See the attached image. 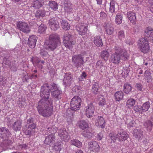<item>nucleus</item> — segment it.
I'll return each mask as SVG.
<instances>
[{"label": "nucleus", "instance_id": "nucleus-46", "mask_svg": "<svg viewBox=\"0 0 153 153\" xmlns=\"http://www.w3.org/2000/svg\"><path fill=\"white\" fill-rule=\"evenodd\" d=\"M87 75L85 72L83 71L81 75L79 77V81L84 80L86 78Z\"/></svg>", "mask_w": 153, "mask_h": 153}, {"label": "nucleus", "instance_id": "nucleus-14", "mask_svg": "<svg viewBox=\"0 0 153 153\" xmlns=\"http://www.w3.org/2000/svg\"><path fill=\"white\" fill-rule=\"evenodd\" d=\"M10 134L9 130L6 128L2 127L0 128V137L1 138H8Z\"/></svg>", "mask_w": 153, "mask_h": 153}, {"label": "nucleus", "instance_id": "nucleus-55", "mask_svg": "<svg viewBox=\"0 0 153 153\" xmlns=\"http://www.w3.org/2000/svg\"><path fill=\"white\" fill-rule=\"evenodd\" d=\"M80 87L78 86L75 87L73 89V91H75L77 93H79L80 92Z\"/></svg>", "mask_w": 153, "mask_h": 153}, {"label": "nucleus", "instance_id": "nucleus-42", "mask_svg": "<svg viewBox=\"0 0 153 153\" xmlns=\"http://www.w3.org/2000/svg\"><path fill=\"white\" fill-rule=\"evenodd\" d=\"M47 28L46 25L44 24H41L38 27V31L39 33H41L44 32Z\"/></svg>", "mask_w": 153, "mask_h": 153}, {"label": "nucleus", "instance_id": "nucleus-20", "mask_svg": "<svg viewBox=\"0 0 153 153\" xmlns=\"http://www.w3.org/2000/svg\"><path fill=\"white\" fill-rule=\"evenodd\" d=\"M132 133L134 137L138 139H141L143 136V132L140 129H135L133 130Z\"/></svg>", "mask_w": 153, "mask_h": 153}, {"label": "nucleus", "instance_id": "nucleus-5", "mask_svg": "<svg viewBox=\"0 0 153 153\" xmlns=\"http://www.w3.org/2000/svg\"><path fill=\"white\" fill-rule=\"evenodd\" d=\"M138 45L141 51L144 53L148 52L150 49L148 41L145 38H142L139 39Z\"/></svg>", "mask_w": 153, "mask_h": 153}, {"label": "nucleus", "instance_id": "nucleus-64", "mask_svg": "<svg viewBox=\"0 0 153 153\" xmlns=\"http://www.w3.org/2000/svg\"><path fill=\"white\" fill-rule=\"evenodd\" d=\"M150 11L153 13V4L150 5L149 7Z\"/></svg>", "mask_w": 153, "mask_h": 153}, {"label": "nucleus", "instance_id": "nucleus-27", "mask_svg": "<svg viewBox=\"0 0 153 153\" xmlns=\"http://www.w3.org/2000/svg\"><path fill=\"white\" fill-rule=\"evenodd\" d=\"M78 125L79 128L82 130H85L88 127V123L84 120L79 121L78 123Z\"/></svg>", "mask_w": 153, "mask_h": 153}, {"label": "nucleus", "instance_id": "nucleus-23", "mask_svg": "<svg viewBox=\"0 0 153 153\" xmlns=\"http://www.w3.org/2000/svg\"><path fill=\"white\" fill-rule=\"evenodd\" d=\"M104 27L107 34L111 35L113 33L114 31V29L112 25L106 24L105 25Z\"/></svg>", "mask_w": 153, "mask_h": 153}, {"label": "nucleus", "instance_id": "nucleus-45", "mask_svg": "<svg viewBox=\"0 0 153 153\" xmlns=\"http://www.w3.org/2000/svg\"><path fill=\"white\" fill-rule=\"evenodd\" d=\"M7 82V80L5 78L0 77V86H4Z\"/></svg>", "mask_w": 153, "mask_h": 153}, {"label": "nucleus", "instance_id": "nucleus-56", "mask_svg": "<svg viewBox=\"0 0 153 153\" xmlns=\"http://www.w3.org/2000/svg\"><path fill=\"white\" fill-rule=\"evenodd\" d=\"M105 99L104 98H102L101 100H100L99 104L100 106H103L105 105Z\"/></svg>", "mask_w": 153, "mask_h": 153}, {"label": "nucleus", "instance_id": "nucleus-31", "mask_svg": "<svg viewBox=\"0 0 153 153\" xmlns=\"http://www.w3.org/2000/svg\"><path fill=\"white\" fill-rule=\"evenodd\" d=\"M48 5L49 7L54 10H56L58 9L57 3L54 1H49L48 3Z\"/></svg>", "mask_w": 153, "mask_h": 153}, {"label": "nucleus", "instance_id": "nucleus-44", "mask_svg": "<svg viewBox=\"0 0 153 153\" xmlns=\"http://www.w3.org/2000/svg\"><path fill=\"white\" fill-rule=\"evenodd\" d=\"M5 138V139L3 141L2 143L1 144V146L3 147H6L8 146L11 145L12 143L11 141L8 140L7 138Z\"/></svg>", "mask_w": 153, "mask_h": 153}, {"label": "nucleus", "instance_id": "nucleus-37", "mask_svg": "<svg viewBox=\"0 0 153 153\" xmlns=\"http://www.w3.org/2000/svg\"><path fill=\"white\" fill-rule=\"evenodd\" d=\"M132 89V87L131 85L128 83H125L124 85V92L126 94H128L130 92Z\"/></svg>", "mask_w": 153, "mask_h": 153}, {"label": "nucleus", "instance_id": "nucleus-50", "mask_svg": "<svg viewBox=\"0 0 153 153\" xmlns=\"http://www.w3.org/2000/svg\"><path fill=\"white\" fill-rule=\"evenodd\" d=\"M135 87L137 90L142 91L143 88V85L141 84V83H137L135 85Z\"/></svg>", "mask_w": 153, "mask_h": 153}, {"label": "nucleus", "instance_id": "nucleus-6", "mask_svg": "<svg viewBox=\"0 0 153 153\" xmlns=\"http://www.w3.org/2000/svg\"><path fill=\"white\" fill-rule=\"evenodd\" d=\"M81 100L78 96H75L71 100V108L73 111H76L80 108Z\"/></svg>", "mask_w": 153, "mask_h": 153}, {"label": "nucleus", "instance_id": "nucleus-61", "mask_svg": "<svg viewBox=\"0 0 153 153\" xmlns=\"http://www.w3.org/2000/svg\"><path fill=\"white\" fill-rule=\"evenodd\" d=\"M33 119L32 117H30L27 120V124H30V123L31 124L33 123Z\"/></svg>", "mask_w": 153, "mask_h": 153}, {"label": "nucleus", "instance_id": "nucleus-24", "mask_svg": "<svg viewBox=\"0 0 153 153\" xmlns=\"http://www.w3.org/2000/svg\"><path fill=\"white\" fill-rule=\"evenodd\" d=\"M145 36L147 38L152 37L153 38V29L148 27L146 28L144 31Z\"/></svg>", "mask_w": 153, "mask_h": 153}, {"label": "nucleus", "instance_id": "nucleus-63", "mask_svg": "<svg viewBox=\"0 0 153 153\" xmlns=\"http://www.w3.org/2000/svg\"><path fill=\"white\" fill-rule=\"evenodd\" d=\"M136 73L137 74H143V71L141 68H139L137 70Z\"/></svg>", "mask_w": 153, "mask_h": 153}, {"label": "nucleus", "instance_id": "nucleus-22", "mask_svg": "<svg viewBox=\"0 0 153 153\" xmlns=\"http://www.w3.org/2000/svg\"><path fill=\"white\" fill-rule=\"evenodd\" d=\"M126 15L130 22L134 24H135L136 22V16L135 13L134 12H129L127 13Z\"/></svg>", "mask_w": 153, "mask_h": 153}, {"label": "nucleus", "instance_id": "nucleus-36", "mask_svg": "<svg viewBox=\"0 0 153 153\" xmlns=\"http://www.w3.org/2000/svg\"><path fill=\"white\" fill-rule=\"evenodd\" d=\"M71 143L72 145L78 147H80L82 145V143L77 139H74L72 140H71Z\"/></svg>", "mask_w": 153, "mask_h": 153}, {"label": "nucleus", "instance_id": "nucleus-35", "mask_svg": "<svg viewBox=\"0 0 153 153\" xmlns=\"http://www.w3.org/2000/svg\"><path fill=\"white\" fill-rule=\"evenodd\" d=\"M101 57L104 60H107L108 58L109 54L107 51L103 50L101 53Z\"/></svg>", "mask_w": 153, "mask_h": 153}, {"label": "nucleus", "instance_id": "nucleus-34", "mask_svg": "<svg viewBox=\"0 0 153 153\" xmlns=\"http://www.w3.org/2000/svg\"><path fill=\"white\" fill-rule=\"evenodd\" d=\"M151 74L152 73L149 70H146L144 73L145 78L148 82H150L151 81L152 78Z\"/></svg>", "mask_w": 153, "mask_h": 153}, {"label": "nucleus", "instance_id": "nucleus-54", "mask_svg": "<svg viewBox=\"0 0 153 153\" xmlns=\"http://www.w3.org/2000/svg\"><path fill=\"white\" fill-rule=\"evenodd\" d=\"M28 128H29L30 130H32L35 128L36 127V125L34 123H32L29 125L27 126Z\"/></svg>", "mask_w": 153, "mask_h": 153}, {"label": "nucleus", "instance_id": "nucleus-30", "mask_svg": "<svg viewBox=\"0 0 153 153\" xmlns=\"http://www.w3.org/2000/svg\"><path fill=\"white\" fill-rule=\"evenodd\" d=\"M45 15V11L44 10H37L35 13V16L37 18H39L40 17H43Z\"/></svg>", "mask_w": 153, "mask_h": 153}, {"label": "nucleus", "instance_id": "nucleus-3", "mask_svg": "<svg viewBox=\"0 0 153 153\" xmlns=\"http://www.w3.org/2000/svg\"><path fill=\"white\" fill-rule=\"evenodd\" d=\"M61 43L60 38L56 34H52L49 37V39L45 42L44 46L49 51H53Z\"/></svg>", "mask_w": 153, "mask_h": 153}, {"label": "nucleus", "instance_id": "nucleus-15", "mask_svg": "<svg viewBox=\"0 0 153 153\" xmlns=\"http://www.w3.org/2000/svg\"><path fill=\"white\" fill-rule=\"evenodd\" d=\"M48 24L49 27L53 30H56L59 27L58 22L53 19H50Z\"/></svg>", "mask_w": 153, "mask_h": 153}, {"label": "nucleus", "instance_id": "nucleus-47", "mask_svg": "<svg viewBox=\"0 0 153 153\" xmlns=\"http://www.w3.org/2000/svg\"><path fill=\"white\" fill-rule=\"evenodd\" d=\"M134 121L133 120H127L126 122V123L128 127H132L134 125Z\"/></svg>", "mask_w": 153, "mask_h": 153}, {"label": "nucleus", "instance_id": "nucleus-28", "mask_svg": "<svg viewBox=\"0 0 153 153\" xmlns=\"http://www.w3.org/2000/svg\"><path fill=\"white\" fill-rule=\"evenodd\" d=\"M150 106V104L149 102L147 101L144 102L140 108L141 113L142 114L148 111Z\"/></svg>", "mask_w": 153, "mask_h": 153}, {"label": "nucleus", "instance_id": "nucleus-59", "mask_svg": "<svg viewBox=\"0 0 153 153\" xmlns=\"http://www.w3.org/2000/svg\"><path fill=\"white\" fill-rule=\"evenodd\" d=\"M103 135L102 133L100 132L97 135V137L98 140H101L103 137Z\"/></svg>", "mask_w": 153, "mask_h": 153}, {"label": "nucleus", "instance_id": "nucleus-41", "mask_svg": "<svg viewBox=\"0 0 153 153\" xmlns=\"http://www.w3.org/2000/svg\"><path fill=\"white\" fill-rule=\"evenodd\" d=\"M99 86L97 83H95L92 86V91L94 94H97L98 93Z\"/></svg>", "mask_w": 153, "mask_h": 153}, {"label": "nucleus", "instance_id": "nucleus-10", "mask_svg": "<svg viewBox=\"0 0 153 153\" xmlns=\"http://www.w3.org/2000/svg\"><path fill=\"white\" fill-rule=\"evenodd\" d=\"M58 135L62 140L65 141L69 139L68 133L65 128H61L59 130Z\"/></svg>", "mask_w": 153, "mask_h": 153}, {"label": "nucleus", "instance_id": "nucleus-62", "mask_svg": "<svg viewBox=\"0 0 153 153\" xmlns=\"http://www.w3.org/2000/svg\"><path fill=\"white\" fill-rule=\"evenodd\" d=\"M102 61L101 60L99 61L97 63V64H96L97 65H98V66H99L100 65H101L100 68L101 69H102V67H103V68H105V67L103 66L102 65H101V64H102Z\"/></svg>", "mask_w": 153, "mask_h": 153}, {"label": "nucleus", "instance_id": "nucleus-40", "mask_svg": "<svg viewBox=\"0 0 153 153\" xmlns=\"http://www.w3.org/2000/svg\"><path fill=\"white\" fill-rule=\"evenodd\" d=\"M153 125L152 123L149 120H146L144 123V126L149 130H151Z\"/></svg>", "mask_w": 153, "mask_h": 153}, {"label": "nucleus", "instance_id": "nucleus-17", "mask_svg": "<svg viewBox=\"0 0 153 153\" xmlns=\"http://www.w3.org/2000/svg\"><path fill=\"white\" fill-rule=\"evenodd\" d=\"M37 38L35 36H30L28 40V45L29 47L31 48H34L36 46L37 41Z\"/></svg>", "mask_w": 153, "mask_h": 153}, {"label": "nucleus", "instance_id": "nucleus-7", "mask_svg": "<svg viewBox=\"0 0 153 153\" xmlns=\"http://www.w3.org/2000/svg\"><path fill=\"white\" fill-rule=\"evenodd\" d=\"M72 59L73 63L77 68L80 67L83 64V57L81 54L74 56H73Z\"/></svg>", "mask_w": 153, "mask_h": 153}, {"label": "nucleus", "instance_id": "nucleus-39", "mask_svg": "<svg viewBox=\"0 0 153 153\" xmlns=\"http://www.w3.org/2000/svg\"><path fill=\"white\" fill-rule=\"evenodd\" d=\"M64 9L65 11L67 13H70L73 10L72 5L70 4H65Z\"/></svg>", "mask_w": 153, "mask_h": 153}, {"label": "nucleus", "instance_id": "nucleus-53", "mask_svg": "<svg viewBox=\"0 0 153 153\" xmlns=\"http://www.w3.org/2000/svg\"><path fill=\"white\" fill-rule=\"evenodd\" d=\"M3 61L4 63L6 65L9 66L11 65L10 62L6 58H4Z\"/></svg>", "mask_w": 153, "mask_h": 153}, {"label": "nucleus", "instance_id": "nucleus-58", "mask_svg": "<svg viewBox=\"0 0 153 153\" xmlns=\"http://www.w3.org/2000/svg\"><path fill=\"white\" fill-rule=\"evenodd\" d=\"M149 63V59L146 58H144L143 64L146 66Z\"/></svg>", "mask_w": 153, "mask_h": 153}, {"label": "nucleus", "instance_id": "nucleus-32", "mask_svg": "<svg viewBox=\"0 0 153 153\" xmlns=\"http://www.w3.org/2000/svg\"><path fill=\"white\" fill-rule=\"evenodd\" d=\"M61 25L62 27L65 30H67L70 28V24L65 20H62L61 22Z\"/></svg>", "mask_w": 153, "mask_h": 153}, {"label": "nucleus", "instance_id": "nucleus-12", "mask_svg": "<svg viewBox=\"0 0 153 153\" xmlns=\"http://www.w3.org/2000/svg\"><path fill=\"white\" fill-rule=\"evenodd\" d=\"M94 110V107L93 103H91L88 105L86 110V115L87 117L88 118L92 117L93 115Z\"/></svg>", "mask_w": 153, "mask_h": 153}, {"label": "nucleus", "instance_id": "nucleus-16", "mask_svg": "<svg viewBox=\"0 0 153 153\" xmlns=\"http://www.w3.org/2000/svg\"><path fill=\"white\" fill-rule=\"evenodd\" d=\"M99 146L97 143L94 141L90 142L88 143V148L91 151L97 152L99 150Z\"/></svg>", "mask_w": 153, "mask_h": 153}, {"label": "nucleus", "instance_id": "nucleus-51", "mask_svg": "<svg viewBox=\"0 0 153 153\" xmlns=\"http://www.w3.org/2000/svg\"><path fill=\"white\" fill-rule=\"evenodd\" d=\"M27 125H26V128L24 129L23 131L26 134L30 135L31 134V130L28 128V127H27Z\"/></svg>", "mask_w": 153, "mask_h": 153}, {"label": "nucleus", "instance_id": "nucleus-1", "mask_svg": "<svg viewBox=\"0 0 153 153\" xmlns=\"http://www.w3.org/2000/svg\"><path fill=\"white\" fill-rule=\"evenodd\" d=\"M51 91L53 99L59 100L62 98V92L59 89L56 84L53 83L49 85L45 83L41 87L40 96L41 99L38 102L37 108L39 114L45 117H49L52 114V101L49 98Z\"/></svg>", "mask_w": 153, "mask_h": 153}, {"label": "nucleus", "instance_id": "nucleus-2", "mask_svg": "<svg viewBox=\"0 0 153 153\" xmlns=\"http://www.w3.org/2000/svg\"><path fill=\"white\" fill-rule=\"evenodd\" d=\"M114 49L115 52L111 54L110 58L112 63L117 65L121 60L125 61L128 59L129 56L125 50L118 46H115Z\"/></svg>", "mask_w": 153, "mask_h": 153}, {"label": "nucleus", "instance_id": "nucleus-48", "mask_svg": "<svg viewBox=\"0 0 153 153\" xmlns=\"http://www.w3.org/2000/svg\"><path fill=\"white\" fill-rule=\"evenodd\" d=\"M117 36L118 38L120 39H123L125 37L124 33L123 31L120 30L118 32Z\"/></svg>", "mask_w": 153, "mask_h": 153}, {"label": "nucleus", "instance_id": "nucleus-19", "mask_svg": "<svg viewBox=\"0 0 153 153\" xmlns=\"http://www.w3.org/2000/svg\"><path fill=\"white\" fill-rule=\"evenodd\" d=\"M95 124L97 126L103 128L105 126V121L102 117L98 116L96 121Z\"/></svg>", "mask_w": 153, "mask_h": 153}, {"label": "nucleus", "instance_id": "nucleus-18", "mask_svg": "<svg viewBox=\"0 0 153 153\" xmlns=\"http://www.w3.org/2000/svg\"><path fill=\"white\" fill-rule=\"evenodd\" d=\"M22 120L19 119L16 120L13 124V129L16 131H20L22 126Z\"/></svg>", "mask_w": 153, "mask_h": 153}, {"label": "nucleus", "instance_id": "nucleus-52", "mask_svg": "<svg viewBox=\"0 0 153 153\" xmlns=\"http://www.w3.org/2000/svg\"><path fill=\"white\" fill-rule=\"evenodd\" d=\"M40 55L43 58L46 57L48 55L47 52L43 50H41L40 52Z\"/></svg>", "mask_w": 153, "mask_h": 153}, {"label": "nucleus", "instance_id": "nucleus-25", "mask_svg": "<svg viewBox=\"0 0 153 153\" xmlns=\"http://www.w3.org/2000/svg\"><path fill=\"white\" fill-rule=\"evenodd\" d=\"M94 42L97 47H101L103 45V43L101 37L97 36L94 38Z\"/></svg>", "mask_w": 153, "mask_h": 153}, {"label": "nucleus", "instance_id": "nucleus-29", "mask_svg": "<svg viewBox=\"0 0 153 153\" xmlns=\"http://www.w3.org/2000/svg\"><path fill=\"white\" fill-rule=\"evenodd\" d=\"M115 100L116 101H119L123 99V93L122 91H118L116 92L114 94Z\"/></svg>", "mask_w": 153, "mask_h": 153}, {"label": "nucleus", "instance_id": "nucleus-57", "mask_svg": "<svg viewBox=\"0 0 153 153\" xmlns=\"http://www.w3.org/2000/svg\"><path fill=\"white\" fill-rule=\"evenodd\" d=\"M6 119L7 120V124L8 126L10 125L11 124L12 122H13L12 119H10V117H6Z\"/></svg>", "mask_w": 153, "mask_h": 153}, {"label": "nucleus", "instance_id": "nucleus-4", "mask_svg": "<svg viewBox=\"0 0 153 153\" xmlns=\"http://www.w3.org/2000/svg\"><path fill=\"white\" fill-rule=\"evenodd\" d=\"M128 137V134L125 131L123 130L119 129L118 130L117 134L116 135H112L111 136V138L114 142L117 139L120 141H124L127 140Z\"/></svg>", "mask_w": 153, "mask_h": 153}, {"label": "nucleus", "instance_id": "nucleus-43", "mask_svg": "<svg viewBox=\"0 0 153 153\" xmlns=\"http://www.w3.org/2000/svg\"><path fill=\"white\" fill-rule=\"evenodd\" d=\"M135 102V100L133 99L128 100L126 102V105L128 107H130L133 106Z\"/></svg>", "mask_w": 153, "mask_h": 153}, {"label": "nucleus", "instance_id": "nucleus-26", "mask_svg": "<svg viewBox=\"0 0 153 153\" xmlns=\"http://www.w3.org/2000/svg\"><path fill=\"white\" fill-rule=\"evenodd\" d=\"M44 0H36L32 3V6L35 8H39L43 4Z\"/></svg>", "mask_w": 153, "mask_h": 153}, {"label": "nucleus", "instance_id": "nucleus-60", "mask_svg": "<svg viewBox=\"0 0 153 153\" xmlns=\"http://www.w3.org/2000/svg\"><path fill=\"white\" fill-rule=\"evenodd\" d=\"M134 110L136 112H141V110H140V108H139L138 106L137 105L135 106L134 108Z\"/></svg>", "mask_w": 153, "mask_h": 153}, {"label": "nucleus", "instance_id": "nucleus-49", "mask_svg": "<svg viewBox=\"0 0 153 153\" xmlns=\"http://www.w3.org/2000/svg\"><path fill=\"white\" fill-rule=\"evenodd\" d=\"M82 135L85 137L90 138L91 137L92 134L88 131H84L82 133Z\"/></svg>", "mask_w": 153, "mask_h": 153}, {"label": "nucleus", "instance_id": "nucleus-33", "mask_svg": "<svg viewBox=\"0 0 153 153\" xmlns=\"http://www.w3.org/2000/svg\"><path fill=\"white\" fill-rule=\"evenodd\" d=\"M117 4L114 1H111L110 3L109 11L111 13L114 12L115 7H117Z\"/></svg>", "mask_w": 153, "mask_h": 153}, {"label": "nucleus", "instance_id": "nucleus-13", "mask_svg": "<svg viewBox=\"0 0 153 153\" xmlns=\"http://www.w3.org/2000/svg\"><path fill=\"white\" fill-rule=\"evenodd\" d=\"M76 29L79 34L81 35H85L87 30V27L82 25V24H79L76 25Z\"/></svg>", "mask_w": 153, "mask_h": 153}, {"label": "nucleus", "instance_id": "nucleus-9", "mask_svg": "<svg viewBox=\"0 0 153 153\" xmlns=\"http://www.w3.org/2000/svg\"><path fill=\"white\" fill-rule=\"evenodd\" d=\"M71 35L68 32L65 33L64 35L63 42L64 46L67 48H69L74 43L73 41H71Z\"/></svg>", "mask_w": 153, "mask_h": 153}, {"label": "nucleus", "instance_id": "nucleus-11", "mask_svg": "<svg viewBox=\"0 0 153 153\" xmlns=\"http://www.w3.org/2000/svg\"><path fill=\"white\" fill-rule=\"evenodd\" d=\"M73 79L72 75L70 73H66L65 74L63 80V83L65 87L69 85Z\"/></svg>", "mask_w": 153, "mask_h": 153}, {"label": "nucleus", "instance_id": "nucleus-21", "mask_svg": "<svg viewBox=\"0 0 153 153\" xmlns=\"http://www.w3.org/2000/svg\"><path fill=\"white\" fill-rule=\"evenodd\" d=\"M55 139L54 135L53 134H50L46 138L45 141V143L48 145H51Z\"/></svg>", "mask_w": 153, "mask_h": 153}, {"label": "nucleus", "instance_id": "nucleus-8", "mask_svg": "<svg viewBox=\"0 0 153 153\" xmlns=\"http://www.w3.org/2000/svg\"><path fill=\"white\" fill-rule=\"evenodd\" d=\"M16 26L17 29L25 33H29L30 30L28 24L25 22H17Z\"/></svg>", "mask_w": 153, "mask_h": 153}, {"label": "nucleus", "instance_id": "nucleus-38", "mask_svg": "<svg viewBox=\"0 0 153 153\" xmlns=\"http://www.w3.org/2000/svg\"><path fill=\"white\" fill-rule=\"evenodd\" d=\"M122 19L123 15L119 13H117L116 16V22L118 24H121L122 22Z\"/></svg>", "mask_w": 153, "mask_h": 153}]
</instances>
